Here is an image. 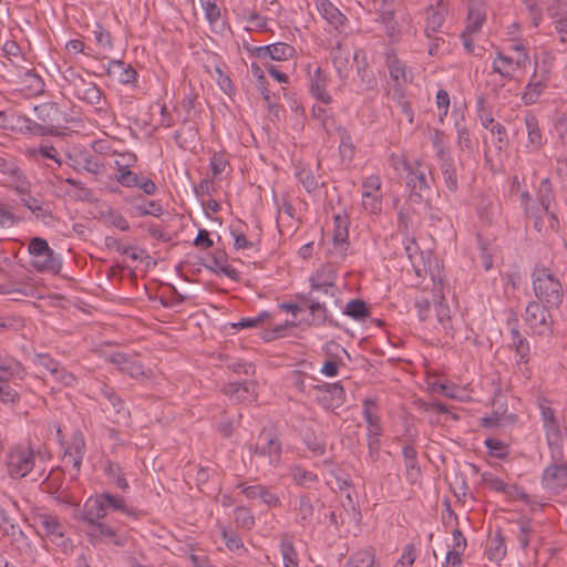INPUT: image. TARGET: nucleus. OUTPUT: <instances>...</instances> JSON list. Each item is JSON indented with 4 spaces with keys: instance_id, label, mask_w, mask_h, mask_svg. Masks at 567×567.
I'll return each instance as SVG.
<instances>
[{
    "instance_id": "nucleus-1",
    "label": "nucleus",
    "mask_w": 567,
    "mask_h": 567,
    "mask_svg": "<svg viewBox=\"0 0 567 567\" xmlns=\"http://www.w3.org/2000/svg\"><path fill=\"white\" fill-rule=\"evenodd\" d=\"M405 172V186L413 203H422L432 192L434 177L420 159H398Z\"/></svg>"
},
{
    "instance_id": "nucleus-2",
    "label": "nucleus",
    "mask_w": 567,
    "mask_h": 567,
    "mask_svg": "<svg viewBox=\"0 0 567 567\" xmlns=\"http://www.w3.org/2000/svg\"><path fill=\"white\" fill-rule=\"evenodd\" d=\"M533 288L538 302L548 307H559L564 292L560 281L553 271L544 266L536 267L533 271Z\"/></svg>"
},
{
    "instance_id": "nucleus-3",
    "label": "nucleus",
    "mask_w": 567,
    "mask_h": 567,
    "mask_svg": "<svg viewBox=\"0 0 567 567\" xmlns=\"http://www.w3.org/2000/svg\"><path fill=\"white\" fill-rule=\"evenodd\" d=\"M249 452L257 467H277L281 462L282 443L274 432H261L257 443L249 446Z\"/></svg>"
},
{
    "instance_id": "nucleus-4",
    "label": "nucleus",
    "mask_w": 567,
    "mask_h": 567,
    "mask_svg": "<svg viewBox=\"0 0 567 567\" xmlns=\"http://www.w3.org/2000/svg\"><path fill=\"white\" fill-rule=\"evenodd\" d=\"M7 471L11 478H22L34 467V452L29 446L17 445L9 450L6 457Z\"/></svg>"
},
{
    "instance_id": "nucleus-5",
    "label": "nucleus",
    "mask_w": 567,
    "mask_h": 567,
    "mask_svg": "<svg viewBox=\"0 0 567 567\" xmlns=\"http://www.w3.org/2000/svg\"><path fill=\"white\" fill-rule=\"evenodd\" d=\"M548 305L530 301L525 311V322L533 334L549 336L553 332L554 320Z\"/></svg>"
},
{
    "instance_id": "nucleus-6",
    "label": "nucleus",
    "mask_w": 567,
    "mask_h": 567,
    "mask_svg": "<svg viewBox=\"0 0 567 567\" xmlns=\"http://www.w3.org/2000/svg\"><path fill=\"white\" fill-rule=\"evenodd\" d=\"M37 534L48 538L58 546L65 544V527L59 518L49 513H37L32 516Z\"/></svg>"
},
{
    "instance_id": "nucleus-7",
    "label": "nucleus",
    "mask_w": 567,
    "mask_h": 567,
    "mask_svg": "<svg viewBox=\"0 0 567 567\" xmlns=\"http://www.w3.org/2000/svg\"><path fill=\"white\" fill-rule=\"evenodd\" d=\"M85 535L93 546L110 543L117 547H124L127 540L126 536L104 520L86 524Z\"/></svg>"
},
{
    "instance_id": "nucleus-8",
    "label": "nucleus",
    "mask_w": 567,
    "mask_h": 567,
    "mask_svg": "<svg viewBox=\"0 0 567 567\" xmlns=\"http://www.w3.org/2000/svg\"><path fill=\"white\" fill-rule=\"evenodd\" d=\"M528 62V54L511 55L503 51H497L492 61V70L503 80L511 81L515 78V72L519 69H525Z\"/></svg>"
},
{
    "instance_id": "nucleus-9",
    "label": "nucleus",
    "mask_w": 567,
    "mask_h": 567,
    "mask_svg": "<svg viewBox=\"0 0 567 567\" xmlns=\"http://www.w3.org/2000/svg\"><path fill=\"white\" fill-rule=\"evenodd\" d=\"M106 360L116 365L121 372L127 373L133 379L150 380L152 378V370H145L142 362L132 355L115 352L109 354Z\"/></svg>"
},
{
    "instance_id": "nucleus-10",
    "label": "nucleus",
    "mask_w": 567,
    "mask_h": 567,
    "mask_svg": "<svg viewBox=\"0 0 567 567\" xmlns=\"http://www.w3.org/2000/svg\"><path fill=\"white\" fill-rule=\"evenodd\" d=\"M523 2L530 12L535 27L539 25L544 11H547L550 17H560L567 7L566 0H523Z\"/></svg>"
},
{
    "instance_id": "nucleus-11",
    "label": "nucleus",
    "mask_w": 567,
    "mask_h": 567,
    "mask_svg": "<svg viewBox=\"0 0 567 567\" xmlns=\"http://www.w3.org/2000/svg\"><path fill=\"white\" fill-rule=\"evenodd\" d=\"M543 487L555 494H559L567 487V464L555 462L548 465L542 474Z\"/></svg>"
},
{
    "instance_id": "nucleus-12",
    "label": "nucleus",
    "mask_w": 567,
    "mask_h": 567,
    "mask_svg": "<svg viewBox=\"0 0 567 567\" xmlns=\"http://www.w3.org/2000/svg\"><path fill=\"white\" fill-rule=\"evenodd\" d=\"M482 481L492 491L503 493L504 495L511 498H517L524 502L525 504H529L530 502V495L519 489L515 485H509L505 483L503 480H501L493 473L484 472L482 474Z\"/></svg>"
},
{
    "instance_id": "nucleus-13",
    "label": "nucleus",
    "mask_w": 567,
    "mask_h": 567,
    "mask_svg": "<svg viewBox=\"0 0 567 567\" xmlns=\"http://www.w3.org/2000/svg\"><path fill=\"white\" fill-rule=\"evenodd\" d=\"M545 437L550 452V458L560 462L565 457L564 453V433L558 420L543 425Z\"/></svg>"
},
{
    "instance_id": "nucleus-14",
    "label": "nucleus",
    "mask_w": 567,
    "mask_h": 567,
    "mask_svg": "<svg viewBox=\"0 0 567 567\" xmlns=\"http://www.w3.org/2000/svg\"><path fill=\"white\" fill-rule=\"evenodd\" d=\"M545 437L550 452V458L560 462L565 457L564 453V433L558 420L543 425Z\"/></svg>"
},
{
    "instance_id": "nucleus-15",
    "label": "nucleus",
    "mask_w": 567,
    "mask_h": 567,
    "mask_svg": "<svg viewBox=\"0 0 567 567\" xmlns=\"http://www.w3.org/2000/svg\"><path fill=\"white\" fill-rule=\"evenodd\" d=\"M295 53V48L286 42H276L254 49V54L261 61H287L292 58Z\"/></svg>"
},
{
    "instance_id": "nucleus-16",
    "label": "nucleus",
    "mask_w": 567,
    "mask_h": 567,
    "mask_svg": "<svg viewBox=\"0 0 567 567\" xmlns=\"http://www.w3.org/2000/svg\"><path fill=\"white\" fill-rule=\"evenodd\" d=\"M107 516L106 506L102 493L90 496L83 504L80 520L86 524H93L103 520Z\"/></svg>"
},
{
    "instance_id": "nucleus-17",
    "label": "nucleus",
    "mask_w": 567,
    "mask_h": 567,
    "mask_svg": "<svg viewBox=\"0 0 567 567\" xmlns=\"http://www.w3.org/2000/svg\"><path fill=\"white\" fill-rule=\"evenodd\" d=\"M27 374L24 365L14 357L0 353V382L22 381Z\"/></svg>"
},
{
    "instance_id": "nucleus-18",
    "label": "nucleus",
    "mask_w": 567,
    "mask_h": 567,
    "mask_svg": "<svg viewBox=\"0 0 567 567\" xmlns=\"http://www.w3.org/2000/svg\"><path fill=\"white\" fill-rule=\"evenodd\" d=\"M114 179L123 187H137L148 196L156 194L158 189L156 184L151 178L141 176L132 169H130V172L122 173V175H114Z\"/></svg>"
},
{
    "instance_id": "nucleus-19",
    "label": "nucleus",
    "mask_w": 567,
    "mask_h": 567,
    "mask_svg": "<svg viewBox=\"0 0 567 567\" xmlns=\"http://www.w3.org/2000/svg\"><path fill=\"white\" fill-rule=\"evenodd\" d=\"M511 336L512 347L516 352V364L526 378H530L532 372L527 367L529 362V343L516 328L511 330Z\"/></svg>"
},
{
    "instance_id": "nucleus-20",
    "label": "nucleus",
    "mask_w": 567,
    "mask_h": 567,
    "mask_svg": "<svg viewBox=\"0 0 567 567\" xmlns=\"http://www.w3.org/2000/svg\"><path fill=\"white\" fill-rule=\"evenodd\" d=\"M327 74L320 66L316 68V70L309 75L308 87L311 96L324 105L332 102V96L327 91Z\"/></svg>"
},
{
    "instance_id": "nucleus-21",
    "label": "nucleus",
    "mask_w": 567,
    "mask_h": 567,
    "mask_svg": "<svg viewBox=\"0 0 567 567\" xmlns=\"http://www.w3.org/2000/svg\"><path fill=\"white\" fill-rule=\"evenodd\" d=\"M330 58L338 78L346 80L351 68V49L346 43L339 41L331 48Z\"/></svg>"
},
{
    "instance_id": "nucleus-22",
    "label": "nucleus",
    "mask_w": 567,
    "mask_h": 567,
    "mask_svg": "<svg viewBox=\"0 0 567 567\" xmlns=\"http://www.w3.org/2000/svg\"><path fill=\"white\" fill-rule=\"evenodd\" d=\"M405 254L411 261L413 270L416 276L423 277L426 276L429 271H431V262L430 260H425L424 254L420 251V248L416 241L412 238L405 237L403 240Z\"/></svg>"
},
{
    "instance_id": "nucleus-23",
    "label": "nucleus",
    "mask_w": 567,
    "mask_h": 567,
    "mask_svg": "<svg viewBox=\"0 0 567 567\" xmlns=\"http://www.w3.org/2000/svg\"><path fill=\"white\" fill-rule=\"evenodd\" d=\"M75 171H85L94 176H100L104 171V164L91 152L79 151L71 157Z\"/></svg>"
},
{
    "instance_id": "nucleus-24",
    "label": "nucleus",
    "mask_w": 567,
    "mask_h": 567,
    "mask_svg": "<svg viewBox=\"0 0 567 567\" xmlns=\"http://www.w3.org/2000/svg\"><path fill=\"white\" fill-rule=\"evenodd\" d=\"M319 391L321 396L318 400L327 409L339 408L346 402V391L339 382L327 383Z\"/></svg>"
},
{
    "instance_id": "nucleus-25",
    "label": "nucleus",
    "mask_w": 567,
    "mask_h": 567,
    "mask_svg": "<svg viewBox=\"0 0 567 567\" xmlns=\"http://www.w3.org/2000/svg\"><path fill=\"white\" fill-rule=\"evenodd\" d=\"M107 75L117 80L118 83L127 85L134 83L137 78L136 70L122 60H111L106 69Z\"/></svg>"
},
{
    "instance_id": "nucleus-26",
    "label": "nucleus",
    "mask_w": 567,
    "mask_h": 567,
    "mask_svg": "<svg viewBox=\"0 0 567 567\" xmlns=\"http://www.w3.org/2000/svg\"><path fill=\"white\" fill-rule=\"evenodd\" d=\"M22 154L30 161L39 163L41 158L52 159L58 167L62 165V159L59 157L56 148L49 142H41L35 146L25 147Z\"/></svg>"
},
{
    "instance_id": "nucleus-27",
    "label": "nucleus",
    "mask_w": 567,
    "mask_h": 567,
    "mask_svg": "<svg viewBox=\"0 0 567 567\" xmlns=\"http://www.w3.org/2000/svg\"><path fill=\"white\" fill-rule=\"evenodd\" d=\"M20 202L39 220L47 224L53 218L50 203H45L37 197H33L31 194H24Z\"/></svg>"
},
{
    "instance_id": "nucleus-28",
    "label": "nucleus",
    "mask_w": 567,
    "mask_h": 567,
    "mask_svg": "<svg viewBox=\"0 0 567 567\" xmlns=\"http://www.w3.org/2000/svg\"><path fill=\"white\" fill-rule=\"evenodd\" d=\"M319 14L336 30L341 29L347 20L346 16L329 0H316Z\"/></svg>"
},
{
    "instance_id": "nucleus-29",
    "label": "nucleus",
    "mask_w": 567,
    "mask_h": 567,
    "mask_svg": "<svg viewBox=\"0 0 567 567\" xmlns=\"http://www.w3.org/2000/svg\"><path fill=\"white\" fill-rule=\"evenodd\" d=\"M385 62L389 69L391 79L398 84L412 81V73L393 52L385 53Z\"/></svg>"
},
{
    "instance_id": "nucleus-30",
    "label": "nucleus",
    "mask_w": 567,
    "mask_h": 567,
    "mask_svg": "<svg viewBox=\"0 0 567 567\" xmlns=\"http://www.w3.org/2000/svg\"><path fill=\"white\" fill-rule=\"evenodd\" d=\"M256 383L251 381L231 382L225 388V393L238 402H251L256 399Z\"/></svg>"
},
{
    "instance_id": "nucleus-31",
    "label": "nucleus",
    "mask_w": 567,
    "mask_h": 567,
    "mask_svg": "<svg viewBox=\"0 0 567 567\" xmlns=\"http://www.w3.org/2000/svg\"><path fill=\"white\" fill-rule=\"evenodd\" d=\"M279 539V551L284 567H299V555L293 544V537L288 533H282Z\"/></svg>"
},
{
    "instance_id": "nucleus-32",
    "label": "nucleus",
    "mask_w": 567,
    "mask_h": 567,
    "mask_svg": "<svg viewBox=\"0 0 567 567\" xmlns=\"http://www.w3.org/2000/svg\"><path fill=\"white\" fill-rule=\"evenodd\" d=\"M293 511L297 516V518H296L297 524H299L302 527H307L308 525H310L312 517H313L315 508H313L312 501L309 495H307V494L299 495L295 499Z\"/></svg>"
},
{
    "instance_id": "nucleus-33",
    "label": "nucleus",
    "mask_w": 567,
    "mask_h": 567,
    "mask_svg": "<svg viewBox=\"0 0 567 567\" xmlns=\"http://www.w3.org/2000/svg\"><path fill=\"white\" fill-rule=\"evenodd\" d=\"M362 415L367 423V434L382 433L381 419L377 413V401L372 398H367L362 402Z\"/></svg>"
},
{
    "instance_id": "nucleus-34",
    "label": "nucleus",
    "mask_w": 567,
    "mask_h": 567,
    "mask_svg": "<svg viewBox=\"0 0 567 567\" xmlns=\"http://www.w3.org/2000/svg\"><path fill=\"white\" fill-rule=\"evenodd\" d=\"M32 266L40 272L58 274L61 270L62 262L58 254L50 247L48 252H44L31 260Z\"/></svg>"
},
{
    "instance_id": "nucleus-35",
    "label": "nucleus",
    "mask_w": 567,
    "mask_h": 567,
    "mask_svg": "<svg viewBox=\"0 0 567 567\" xmlns=\"http://www.w3.org/2000/svg\"><path fill=\"white\" fill-rule=\"evenodd\" d=\"M456 131V145L461 152H473L474 143L471 138V131L466 124L464 113H461L454 121Z\"/></svg>"
},
{
    "instance_id": "nucleus-36",
    "label": "nucleus",
    "mask_w": 567,
    "mask_h": 567,
    "mask_svg": "<svg viewBox=\"0 0 567 567\" xmlns=\"http://www.w3.org/2000/svg\"><path fill=\"white\" fill-rule=\"evenodd\" d=\"M299 299L303 301H308V309L312 317V324L315 326H323L326 323L333 324V320L330 317V313L323 302H319L318 300L311 299L309 296L300 295Z\"/></svg>"
},
{
    "instance_id": "nucleus-37",
    "label": "nucleus",
    "mask_w": 567,
    "mask_h": 567,
    "mask_svg": "<svg viewBox=\"0 0 567 567\" xmlns=\"http://www.w3.org/2000/svg\"><path fill=\"white\" fill-rule=\"evenodd\" d=\"M107 514L112 512H121L128 517L138 518V511L127 506L125 498L121 495L111 494L109 492L102 493Z\"/></svg>"
},
{
    "instance_id": "nucleus-38",
    "label": "nucleus",
    "mask_w": 567,
    "mask_h": 567,
    "mask_svg": "<svg viewBox=\"0 0 567 567\" xmlns=\"http://www.w3.org/2000/svg\"><path fill=\"white\" fill-rule=\"evenodd\" d=\"M437 165L449 192L456 193L458 189V176L455 159L447 157L446 159L437 162Z\"/></svg>"
},
{
    "instance_id": "nucleus-39",
    "label": "nucleus",
    "mask_w": 567,
    "mask_h": 567,
    "mask_svg": "<svg viewBox=\"0 0 567 567\" xmlns=\"http://www.w3.org/2000/svg\"><path fill=\"white\" fill-rule=\"evenodd\" d=\"M74 95L89 105H97L102 99V91L96 83L84 80L74 90Z\"/></svg>"
},
{
    "instance_id": "nucleus-40",
    "label": "nucleus",
    "mask_w": 567,
    "mask_h": 567,
    "mask_svg": "<svg viewBox=\"0 0 567 567\" xmlns=\"http://www.w3.org/2000/svg\"><path fill=\"white\" fill-rule=\"evenodd\" d=\"M85 454V442L81 433L72 436L69 446L65 450V457H73V468L76 474L81 470L82 461Z\"/></svg>"
},
{
    "instance_id": "nucleus-41",
    "label": "nucleus",
    "mask_w": 567,
    "mask_h": 567,
    "mask_svg": "<svg viewBox=\"0 0 567 567\" xmlns=\"http://www.w3.org/2000/svg\"><path fill=\"white\" fill-rule=\"evenodd\" d=\"M537 198L540 204V212H544L551 219H556L555 214L550 210V205L554 202V192L549 178H544L540 181L537 189Z\"/></svg>"
},
{
    "instance_id": "nucleus-42",
    "label": "nucleus",
    "mask_w": 567,
    "mask_h": 567,
    "mask_svg": "<svg viewBox=\"0 0 567 567\" xmlns=\"http://www.w3.org/2000/svg\"><path fill=\"white\" fill-rule=\"evenodd\" d=\"M546 89L547 83L543 80L537 79L536 74H534L525 86V90L522 94V102L525 105L535 104Z\"/></svg>"
},
{
    "instance_id": "nucleus-43",
    "label": "nucleus",
    "mask_w": 567,
    "mask_h": 567,
    "mask_svg": "<svg viewBox=\"0 0 567 567\" xmlns=\"http://www.w3.org/2000/svg\"><path fill=\"white\" fill-rule=\"evenodd\" d=\"M442 3L443 2L440 4L437 3L436 9L430 6L426 11L425 33L427 38H432L433 33L439 32L443 25L445 9L443 8Z\"/></svg>"
},
{
    "instance_id": "nucleus-44",
    "label": "nucleus",
    "mask_w": 567,
    "mask_h": 567,
    "mask_svg": "<svg viewBox=\"0 0 567 567\" xmlns=\"http://www.w3.org/2000/svg\"><path fill=\"white\" fill-rule=\"evenodd\" d=\"M0 174L8 177L13 183H22L25 179V175L19 167L17 161L10 156H0Z\"/></svg>"
},
{
    "instance_id": "nucleus-45",
    "label": "nucleus",
    "mask_w": 567,
    "mask_h": 567,
    "mask_svg": "<svg viewBox=\"0 0 567 567\" xmlns=\"http://www.w3.org/2000/svg\"><path fill=\"white\" fill-rule=\"evenodd\" d=\"M405 464V474L410 482H415L420 476V467L417 466L416 450L411 445H405L402 450Z\"/></svg>"
},
{
    "instance_id": "nucleus-46",
    "label": "nucleus",
    "mask_w": 567,
    "mask_h": 567,
    "mask_svg": "<svg viewBox=\"0 0 567 567\" xmlns=\"http://www.w3.org/2000/svg\"><path fill=\"white\" fill-rule=\"evenodd\" d=\"M343 567H380L375 563L374 550L367 548L354 553L347 560Z\"/></svg>"
},
{
    "instance_id": "nucleus-47",
    "label": "nucleus",
    "mask_w": 567,
    "mask_h": 567,
    "mask_svg": "<svg viewBox=\"0 0 567 567\" xmlns=\"http://www.w3.org/2000/svg\"><path fill=\"white\" fill-rule=\"evenodd\" d=\"M110 406L106 408V411L110 412V419L114 423L126 422L130 417V411L125 408L124 401L115 393L112 399L107 401Z\"/></svg>"
},
{
    "instance_id": "nucleus-48",
    "label": "nucleus",
    "mask_w": 567,
    "mask_h": 567,
    "mask_svg": "<svg viewBox=\"0 0 567 567\" xmlns=\"http://www.w3.org/2000/svg\"><path fill=\"white\" fill-rule=\"evenodd\" d=\"M431 143L435 152L436 162L453 157L450 147L445 141V133L442 130L435 128L431 134Z\"/></svg>"
},
{
    "instance_id": "nucleus-49",
    "label": "nucleus",
    "mask_w": 567,
    "mask_h": 567,
    "mask_svg": "<svg viewBox=\"0 0 567 567\" xmlns=\"http://www.w3.org/2000/svg\"><path fill=\"white\" fill-rule=\"evenodd\" d=\"M525 125L528 136V142L536 148L543 145V133L539 127L538 120L535 114L528 112L525 115Z\"/></svg>"
},
{
    "instance_id": "nucleus-50",
    "label": "nucleus",
    "mask_w": 567,
    "mask_h": 567,
    "mask_svg": "<svg viewBox=\"0 0 567 567\" xmlns=\"http://www.w3.org/2000/svg\"><path fill=\"white\" fill-rule=\"evenodd\" d=\"M290 476L298 486L303 488H309L313 483L318 482L317 474L298 464L290 467Z\"/></svg>"
},
{
    "instance_id": "nucleus-51",
    "label": "nucleus",
    "mask_w": 567,
    "mask_h": 567,
    "mask_svg": "<svg viewBox=\"0 0 567 567\" xmlns=\"http://www.w3.org/2000/svg\"><path fill=\"white\" fill-rule=\"evenodd\" d=\"M0 529L2 530L3 535L12 538L16 542H18L20 538H25L23 530L18 524L14 523L11 517H9L4 509H0Z\"/></svg>"
},
{
    "instance_id": "nucleus-52",
    "label": "nucleus",
    "mask_w": 567,
    "mask_h": 567,
    "mask_svg": "<svg viewBox=\"0 0 567 567\" xmlns=\"http://www.w3.org/2000/svg\"><path fill=\"white\" fill-rule=\"evenodd\" d=\"M486 20V13L480 8H471L467 14V23L463 32L476 34L481 31Z\"/></svg>"
},
{
    "instance_id": "nucleus-53",
    "label": "nucleus",
    "mask_w": 567,
    "mask_h": 567,
    "mask_svg": "<svg viewBox=\"0 0 567 567\" xmlns=\"http://www.w3.org/2000/svg\"><path fill=\"white\" fill-rule=\"evenodd\" d=\"M343 315H347L357 321H364L370 316V311L365 301L361 299H353L347 303Z\"/></svg>"
},
{
    "instance_id": "nucleus-54",
    "label": "nucleus",
    "mask_w": 567,
    "mask_h": 567,
    "mask_svg": "<svg viewBox=\"0 0 567 567\" xmlns=\"http://www.w3.org/2000/svg\"><path fill=\"white\" fill-rule=\"evenodd\" d=\"M516 538L523 549H526L530 543L532 536L536 533L534 524L529 519H518L516 522Z\"/></svg>"
},
{
    "instance_id": "nucleus-55",
    "label": "nucleus",
    "mask_w": 567,
    "mask_h": 567,
    "mask_svg": "<svg viewBox=\"0 0 567 567\" xmlns=\"http://www.w3.org/2000/svg\"><path fill=\"white\" fill-rule=\"evenodd\" d=\"M309 281L311 292L317 291L331 297L336 296V285L329 279H323L321 274H317L316 276L310 277Z\"/></svg>"
},
{
    "instance_id": "nucleus-56",
    "label": "nucleus",
    "mask_w": 567,
    "mask_h": 567,
    "mask_svg": "<svg viewBox=\"0 0 567 567\" xmlns=\"http://www.w3.org/2000/svg\"><path fill=\"white\" fill-rule=\"evenodd\" d=\"M105 474L110 480H112L115 485L126 492L130 488L128 482L124 476L122 467L117 463H110L105 468Z\"/></svg>"
},
{
    "instance_id": "nucleus-57",
    "label": "nucleus",
    "mask_w": 567,
    "mask_h": 567,
    "mask_svg": "<svg viewBox=\"0 0 567 567\" xmlns=\"http://www.w3.org/2000/svg\"><path fill=\"white\" fill-rule=\"evenodd\" d=\"M234 518L238 527L251 529L255 525V516L251 511L245 506H237L234 509Z\"/></svg>"
},
{
    "instance_id": "nucleus-58",
    "label": "nucleus",
    "mask_w": 567,
    "mask_h": 567,
    "mask_svg": "<svg viewBox=\"0 0 567 567\" xmlns=\"http://www.w3.org/2000/svg\"><path fill=\"white\" fill-rule=\"evenodd\" d=\"M485 446L487 447L488 453L496 458L504 460L509 455L508 445L498 439H486Z\"/></svg>"
},
{
    "instance_id": "nucleus-59",
    "label": "nucleus",
    "mask_w": 567,
    "mask_h": 567,
    "mask_svg": "<svg viewBox=\"0 0 567 567\" xmlns=\"http://www.w3.org/2000/svg\"><path fill=\"white\" fill-rule=\"evenodd\" d=\"M349 236L348 219L347 217L334 216L333 243L334 245H342L347 243Z\"/></svg>"
},
{
    "instance_id": "nucleus-60",
    "label": "nucleus",
    "mask_w": 567,
    "mask_h": 567,
    "mask_svg": "<svg viewBox=\"0 0 567 567\" xmlns=\"http://www.w3.org/2000/svg\"><path fill=\"white\" fill-rule=\"evenodd\" d=\"M296 176L308 193L313 192L318 187V179L311 169L303 166H298Z\"/></svg>"
},
{
    "instance_id": "nucleus-61",
    "label": "nucleus",
    "mask_w": 567,
    "mask_h": 567,
    "mask_svg": "<svg viewBox=\"0 0 567 567\" xmlns=\"http://www.w3.org/2000/svg\"><path fill=\"white\" fill-rule=\"evenodd\" d=\"M221 537L225 542L226 547L233 553H239L245 550L243 539L236 532H230L226 527L220 529Z\"/></svg>"
},
{
    "instance_id": "nucleus-62",
    "label": "nucleus",
    "mask_w": 567,
    "mask_h": 567,
    "mask_svg": "<svg viewBox=\"0 0 567 567\" xmlns=\"http://www.w3.org/2000/svg\"><path fill=\"white\" fill-rule=\"evenodd\" d=\"M362 206L367 212L377 214L382 209V196L379 193L362 192Z\"/></svg>"
},
{
    "instance_id": "nucleus-63",
    "label": "nucleus",
    "mask_w": 567,
    "mask_h": 567,
    "mask_svg": "<svg viewBox=\"0 0 567 567\" xmlns=\"http://www.w3.org/2000/svg\"><path fill=\"white\" fill-rule=\"evenodd\" d=\"M487 130L491 132L492 136L494 137L493 143L497 150L502 151L507 147L508 137H507L506 128L503 124L497 122L496 124H494L493 126H491Z\"/></svg>"
},
{
    "instance_id": "nucleus-64",
    "label": "nucleus",
    "mask_w": 567,
    "mask_h": 567,
    "mask_svg": "<svg viewBox=\"0 0 567 567\" xmlns=\"http://www.w3.org/2000/svg\"><path fill=\"white\" fill-rule=\"evenodd\" d=\"M303 443L313 455L321 456L326 453V441L316 434H306Z\"/></svg>"
}]
</instances>
